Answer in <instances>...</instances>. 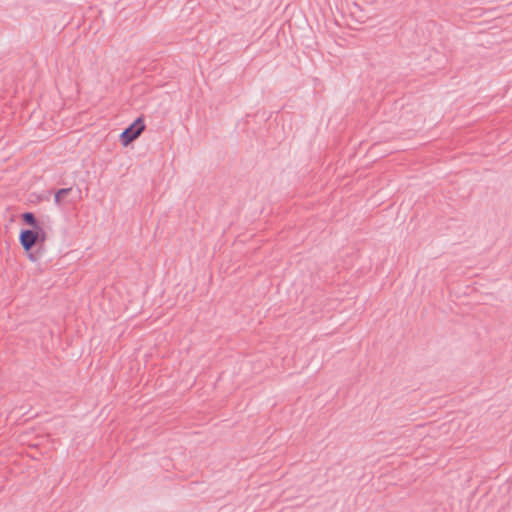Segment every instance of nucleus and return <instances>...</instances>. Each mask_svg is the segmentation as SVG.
I'll list each match as a JSON object with an SVG mask.
<instances>
[{
	"label": "nucleus",
	"mask_w": 512,
	"mask_h": 512,
	"mask_svg": "<svg viewBox=\"0 0 512 512\" xmlns=\"http://www.w3.org/2000/svg\"><path fill=\"white\" fill-rule=\"evenodd\" d=\"M72 187L68 188H60L54 192V202L56 205L61 206L65 197H67L72 192Z\"/></svg>",
	"instance_id": "20e7f679"
},
{
	"label": "nucleus",
	"mask_w": 512,
	"mask_h": 512,
	"mask_svg": "<svg viewBox=\"0 0 512 512\" xmlns=\"http://www.w3.org/2000/svg\"><path fill=\"white\" fill-rule=\"evenodd\" d=\"M47 238L20 230L19 243L25 254L32 262H38L44 255Z\"/></svg>",
	"instance_id": "f257e3e1"
},
{
	"label": "nucleus",
	"mask_w": 512,
	"mask_h": 512,
	"mask_svg": "<svg viewBox=\"0 0 512 512\" xmlns=\"http://www.w3.org/2000/svg\"><path fill=\"white\" fill-rule=\"evenodd\" d=\"M144 116L137 117L131 124H129L120 134L119 141L123 147H128L136 139L140 137L145 130Z\"/></svg>",
	"instance_id": "f03ea898"
},
{
	"label": "nucleus",
	"mask_w": 512,
	"mask_h": 512,
	"mask_svg": "<svg viewBox=\"0 0 512 512\" xmlns=\"http://www.w3.org/2000/svg\"><path fill=\"white\" fill-rule=\"evenodd\" d=\"M21 221L24 225L29 228H23L26 232L34 233L40 235L44 238H48L47 232L45 230V223L43 220L36 217V215L31 211L23 212L20 215Z\"/></svg>",
	"instance_id": "7ed1b4c3"
}]
</instances>
